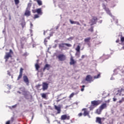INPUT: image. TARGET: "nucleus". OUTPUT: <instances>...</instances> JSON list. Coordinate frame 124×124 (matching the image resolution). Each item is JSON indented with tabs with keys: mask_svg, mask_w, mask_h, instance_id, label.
Wrapping results in <instances>:
<instances>
[{
	"mask_svg": "<svg viewBox=\"0 0 124 124\" xmlns=\"http://www.w3.org/2000/svg\"><path fill=\"white\" fill-rule=\"evenodd\" d=\"M83 115V113L82 112H80L78 114V117H81Z\"/></svg>",
	"mask_w": 124,
	"mask_h": 124,
	"instance_id": "42",
	"label": "nucleus"
},
{
	"mask_svg": "<svg viewBox=\"0 0 124 124\" xmlns=\"http://www.w3.org/2000/svg\"><path fill=\"white\" fill-rule=\"evenodd\" d=\"M69 22H70L71 24H72V25H73L76 24V21H73L71 19H70Z\"/></svg>",
	"mask_w": 124,
	"mask_h": 124,
	"instance_id": "34",
	"label": "nucleus"
},
{
	"mask_svg": "<svg viewBox=\"0 0 124 124\" xmlns=\"http://www.w3.org/2000/svg\"><path fill=\"white\" fill-rule=\"evenodd\" d=\"M19 3L20 1L19 0H15V3L16 5H17V4H19Z\"/></svg>",
	"mask_w": 124,
	"mask_h": 124,
	"instance_id": "30",
	"label": "nucleus"
},
{
	"mask_svg": "<svg viewBox=\"0 0 124 124\" xmlns=\"http://www.w3.org/2000/svg\"><path fill=\"white\" fill-rule=\"evenodd\" d=\"M21 40H25V41H26V38H25V37H22V38H21Z\"/></svg>",
	"mask_w": 124,
	"mask_h": 124,
	"instance_id": "49",
	"label": "nucleus"
},
{
	"mask_svg": "<svg viewBox=\"0 0 124 124\" xmlns=\"http://www.w3.org/2000/svg\"><path fill=\"white\" fill-rule=\"evenodd\" d=\"M23 74H19L18 78H17V80H20V79H21V78H22V76Z\"/></svg>",
	"mask_w": 124,
	"mask_h": 124,
	"instance_id": "32",
	"label": "nucleus"
},
{
	"mask_svg": "<svg viewBox=\"0 0 124 124\" xmlns=\"http://www.w3.org/2000/svg\"><path fill=\"white\" fill-rule=\"evenodd\" d=\"M76 24L77 25L80 26V23H79V22H78V21H76Z\"/></svg>",
	"mask_w": 124,
	"mask_h": 124,
	"instance_id": "45",
	"label": "nucleus"
},
{
	"mask_svg": "<svg viewBox=\"0 0 124 124\" xmlns=\"http://www.w3.org/2000/svg\"><path fill=\"white\" fill-rule=\"evenodd\" d=\"M82 111H84L83 115L84 116V117H86V116L88 115L89 116V112L88 111L86 110V108H83Z\"/></svg>",
	"mask_w": 124,
	"mask_h": 124,
	"instance_id": "19",
	"label": "nucleus"
},
{
	"mask_svg": "<svg viewBox=\"0 0 124 124\" xmlns=\"http://www.w3.org/2000/svg\"><path fill=\"white\" fill-rule=\"evenodd\" d=\"M23 81L25 82L26 86H30V81L29 80V78L27 76H23Z\"/></svg>",
	"mask_w": 124,
	"mask_h": 124,
	"instance_id": "8",
	"label": "nucleus"
},
{
	"mask_svg": "<svg viewBox=\"0 0 124 124\" xmlns=\"http://www.w3.org/2000/svg\"><path fill=\"white\" fill-rule=\"evenodd\" d=\"M6 124H10V121H8L6 123Z\"/></svg>",
	"mask_w": 124,
	"mask_h": 124,
	"instance_id": "50",
	"label": "nucleus"
},
{
	"mask_svg": "<svg viewBox=\"0 0 124 124\" xmlns=\"http://www.w3.org/2000/svg\"><path fill=\"white\" fill-rule=\"evenodd\" d=\"M100 78V74H98L97 76H94V79H98Z\"/></svg>",
	"mask_w": 124,
	"mask_h": 124,
	"instance_id": "26",
	"label": "nucleus"
},
{
	"mask_svg": "<svg viewBox=\"0 0 124 124\" xmlns=\"http://www.w3.org/2000/svg\"><path fill=\"white\" fill-rule=\"evenodd\" d=\"M76 63V61L73 59V57L71 56L70 58V65H73V64H75Z\"/></svg>",
	"mask_w": 124,
	"mask_h": 124,
	"instance_id": "14",
	"label": "nucleus"
},
{
	"mask_svg": "<svg viewBox=\"0 0 124 124\" xmlns=\"http://www.w3.org/2000/svg\"><path fill=\"white\" fill-rule=\"evenodd\" d=\"M74 94H75L74 93H72L70 96H69V98H71L72 97H73V96H74Z\"/></svg>",
	"mask_w": 124,
	"mask_h": 124,
	"instance_id": "37",
	"label": "nucleus"
},
{
	"mask_svg": "<svg viewBox=\"0 0 124 124\" xmlns=\"http://www.w3.org/2000/svg\"><path fill=\"white\" fill-rule=\"evenodd\" d=\"M113 101H114V102L117 101V98L114 97V98H113Z\"/></svg>",
	"mask_w": 124,
	"mask_h": 124,
	"instance_id": "47",
	"label": "nucleus"
},
{
	"mask_svg": "<svg viewBox=\"0 0 124 124\" xmlns=\"http://www.w3.org/2000/svg\"><path fill=\"white\" fill-rule=\"evenodd\" d=\"M19 74H23V68H20Z\"/></svg>",
	"mask_w": 124,
	"mask_h": 124,
	"instance_id": "38",
	"label": "nucleus"
},
{
	"mask_svg": "<svg viewBox=\"0 0 124 124\" xmlns=\"http://www.w3.org/2000/svg\"><path fill=\"white\" fill-rule=\"evenodd\" d=\"M107 58L106 59V60H107V59L109 58V56L107 55L106 56Z\"/></svg>",
	"mask_w": 124,
	"mask_h": 124,
	"instance_id": "60",
	"label": "nucleus"
},
{
	"mask_svg": "<svg viewBox=\"0 0 124 124\" xmlns=\"http://www.w3.org/2000/svg\"><path fill=\"white\" fill-rule=\"evenodd\" d=\"M57 46H58V45L57 44H55L54 45V46H53V48H57Z\"/></svg>",
	"mask_w": 124,
	"mask_h": 124,
	"instance_id": "46",
	"label": "nucleus"
},
{
	"mask_svg": "<svg viewBox=\"0 0 124 124\" xmlns=\"http://www.w3.org/2000/svg\"><path fill=\"white\" fill-rule=\"evenodd\" d=\"M121 42H124V37H121Z\"/></svg>",
	"mask_w": 124,
	"mask_h": 124,
	"instance_id": "39",
	"label": "nucleus"
},
{
	"mask_svg": "<svg viewBox=\"0 0 124 124\" xmlns=\"http://www.w3.org/2000/svg\"><path fill=\"white\" fill-rule=\"evenodd\" d=\"M65 46H67V47H71V46H72L70 44L62 43L59 44V49H62V48H64Z\"/></svg>",
	"mask_w": 124,
	"mask_h": 124,
	"instance_id": "5",
	"label": "nucleus"
},
{
	"mask_svg": "<svg viewBox=\"0 0 124 124\" xmlns=\"http://www.w3.org/2000/svg\"><path fill=\"white\" fill-rule=\"evenodd\" d=\"M123 101H124V98H123L122 100H120L118 102H117V103H119V104H121V103H123Z\"/></svg>",
	"mask_w": 124,
	"mask_h": 124,
	"instance_id": "36",
	"label": "nucleus"
},
{
	"mask_svg": "<svg viewBox=\"0 0 124 124\" xmlns=\"http://www.w3.org/2000/svg\"><path fill=\"white\" fill-rule=\"evenodd\" d=\"M110 80H115V78H114L113 77H111L110 78Z\"/></svg>",
	"mask_w": 124,
	"mask_h": 124,
	"instance_id": "51",
	"label": "nucleus"
},
{
	"mask_svg": "<svg viewBox=\"0 0 124 124\" xmlns=\"http://www.w3.org/2000/svg\"><path fill=\"white\" fill-rule=\"evenodd\" d=\"M25 25V23H22V24H21V26H22V27L23 29V28H24Z\"/></svg>",
	"mask_w": 124,
	"mask_h": 124,
	"instance_id": "48",
	"label": "nucleus"
},
{
	"mask_svg": "<svg viewBox=\"0 0 124 124\" xmlns=\"http://www.w3.org/2000/svg\"><path fill=\"white\" fill-rule=\"evenodd\" d=\"M42 97H43V98H46V94H45V93H42L41 94Z\"/></svg>",
	"mask_w": 124,
	"mask_h": 124,
	"instance_id": "31",
	"label": "nucleus"
},
{
	"mask_svg": "<svg viewBox=\"0 0 124 124\" xmlns=\"http://www.w3.org/2000/svg\"><path fill=\"white\" fill-rule=\"evenodd\" d=\"M17 93H19L20 94H21V93H22V92H21L20 91H17Z\"/></svg>",
	"mask_w": 124,
	"mask_h": 124,
	"instance_id": "56",
	"label": "nucleus"
},
{
	"mask_svg": "<svg viewBox=\"0 0 124 124\" xmlns=\"http://www.w3.org/2000/svg\"><path fill=\"white\" fill-rule=\"evenodd\" d=\"M54 108L55 110H57V114H60L61 113V107L57 106L56 105H54Z\"/></svg>",
	"mask_w": 124,
	"mask_h": 124,
	"instance_id": "15",
	"label": "nucleus"
},
{
	"mask_svg": "<svg viewBox=\"0 0 124 124\" xmlns=\"http://www.w3.org/2000/svg\"><path fill=\"white\" fill-rule=\"evenodd\" d=\"M32 27H33V25H32V23H31V29H32Z\"/></svg>",
	"mask_w": 124,
	"mask_h": 124,
	"instance_id": "52",
	"label": "nucleus"
},
{
	"mask_svg": "<svg viewBox=\"0 0 124 124\" xmlns=\"http://www.w3.org/2000/svg\"><path fill=\"white\" fill-rule=\"evenodd\" d=\"M22 95H23L25 97V98H26V99H29V97L28 96V91H25L24 93H22Z\"/></svg>",
	"mask_w": 124,
	"mask_h": 124,
	"instance_id": "17",
	"label": "nucleus"
},
{
	"mask_svg": "<svg viewBox=\"0 0 124 124\" xmlns=\"http://www.w3.org/2000/svg\"><path fill=\"white\" fill-rule=\"evenodd\" d=\"M61 120L64 121V120H70V116L64 114L61 116Z\"/></svg>",
	"mask_w": 124,
	"mask_h": 124,
	"instance_id": "10",
	"label": "nucleus"
},
{
	"mask_svg": "<svg viewBox=\"0 0 124 124\" xmlns=\"http://www.w3.org/2000/svg\"><path fill=\"white\" fill-rule=\"evenodd\" d=\"M7 87H8V88H9V90H10V89H11V85H9V84H7Z\"/></svg>",
	"mask_w": 124,
	"mask_h": 124,
	"instance_id": "43",
	"label": "nucleus"
},
{
	"mask_svg": "<svg viewBox=\"0 0 124 124\" xmlns=\"http://www.w3.org/2000/svg\"><path fill=\"white\" fill-rule=\"evenodd\" d=\"M31 3H29L28 4L27 8H28V9H31Z\"/></svg>",
	"mask_w": 124,
	"mask_h": 124,
	"instance_id": "29",
	"label": "nucleus"
},
{
	"mask_svg": "<svg viewBox=\"0 0 124 124\" xmlns=\"http://www.w3.org/2000/svg\"><path fill=\"white\" fill-rule=\"evenodd\" d=\"M102 5H103L102 6H103V9L105 10L107 14H108L109 16H110V17H111L112 19L115 20V16L112 15V14L111 13V12L110 11V10H109V8H107L106 6L104 3H103Z\"/></svg>",
	"mask_w": 124,
	"mask_h": 124,
	"instance_id": "2",
	"label": "nucleus"
},
{
	"mask_svg": "<svg viewBox=\"0 0 124 124\" xmlns=\"http://www.w3.org/2000/svg\"><path fill=\"white\" fill-rule=\"evenodd\" d=\"M84 88H81V92H84Z\"/></svg>",
	"mask_w": 124,
	"mask_h": 124,
	"instance_id": "59",
	"label": "nucleus"
},
{
	"mask_svg": "<svg viewBox=\"0 0 124 124\" xmlns=\"http://www.w3.org/2000/svg\"><path fill=\"white\" fill-rule=\"evenodd\" d=\"M120 41V40L119 39H117L116 41V43H119V42Z\"/></svg>",
	"mask_w": 124,
	"mask_h": 124,
	"instance_id": "54",
	"label": "nucleus"
},
{
	"mask_svg": "<svg viewBox=\"0 0 124 124\" xmlns=\"http://www.w3.org/2000/svg\"><path fill=\"white\" fill-rule=\"evenodd\" d=\"M106 107H107V105L106 103H104L99 107V108L102 110H103V109H105V108H106Z\"/></svg>",
	"mask_w": 124,
	"mask_h": 124,
	"instance_id": "18",
	"label": "nucleus"
},
{
	"mask_svg": "<svg viewBox=\"0 0 124 124\" xmlns=\"http://www.w3.org/2000/svg\"><path fill=\"white\" fill-rule=\"evenodd\" d=\"M45 69H46L47 70H49L50 69V65L49 64H46L44 68H43V70H45Z\"/></svg>",
	"mask_w": 124,
	"mask_h": 124,
	"instance_id": "20",
	"label": "nucleus"
},
{
	"mask_svg": "<svg viewBox=\"0 0 124 124\" xmlns=\"http://www.w3.org/2000/svg\"><path fill=\"white\" fill-rule=\"evenodd\" d=\"M30 10H31V9H29V8H26L25 13V16H27V17L31 16V11Z\"/></svg>",
	"mask_w": 124,
	"mask_h": 124,
	"instance_id": "11",
	"label": "nucleus"
},
{
	"mask_svg": "<svg viewBox=\"0 0 124 124\" xmlns=\"http://www.w3.org/2000/svg\"><path fill=\"white\" fill-rule=\"evenodd\" d=\"M46 38V39H50V36H48V37H47V38Z\"/></svg>",
	"mask_w": 124,
	"mask_h": 124,
	"instance_id": "61",
	"label": "nucleus"
},
{
	"mask_svg": "<svg viewBox=\"0 0 124 124\" xmlns=\"http://www.w3.org/2000/svg\"><path fill=\"white\" fill-rule=\"evenodd\" d=\"M19 90L22 92V93H25L26 91V88L24 87H20L19 88Z\"/></svg>",
	"mask_w": 124,
	"mask_h": 124,
	"instance_id": "22",
	"label": "nucleus"
},
{
	"mask_svg": "<svg viewBox=\"0 0 124 124\" xmlns=\"http://www.w3.org/2000/svg\"><path fill=\"white\" fill-rule=\"evenodd\" d=\"M96 22H97V17L96 16H93L92 19L90 20L91 26L95 25V24H96Z\"/></svg>",
	"mask_w": 124,
	"mask_h": 124,
	"instance_id": "6",
	"label": "nucleus"
},
{
	"mask_svg": "<svg viewBox=\"0 0 124 124\" xmlns=\"http://www.w3.org/2000/svg\"><path fill=\"white\" fill-rule=\"evenodd\" d=\"M85 81H87V82H89V83H91L93 82V77L90 75H87L85 78Z\"/></svg>",
	"mask_w": 124,
	"mask_h": 124,
	"instance_id": "9",
	"label": "nucleus"
},
{
	"mask_svg": "<svg viewBox=\"0 0 124 124\" xmlns=\"http://www.w3.org/2000/svg\"><path fill=\"white\" fill-rule=\"evenodd\" d=\"M101 118L97 117L96 118L95 123L99 124H102V122L101 121Z\"/></svg>",
	"mask_w": 124,
	"mask_h": 124,
	"instance_id": "13",
	"label": "nucleus"
},
{
	"mask_svg": "<svg viewBox=\"0 0 124 124\" xmlns=\"http://www.w3.org/2000/svg\"><path fill=\"white\" fill-rule=\"evenodd\" d=\"M116 24H118V20H116Z\"/></svg>",
	"mask_w": 124,
	"mask_h": 124,
	"instance_id": "63",
	"label": "nucleus"
},
{
	"mask_svg": "<svg viewBox=\"0 0 124 124\" xmlns=\"http://www.w3.org/2000/svg\"><path fill=\"white\" fill-rule=\"evenodd\" d=\"M76 56L77 58H80V51H77Z\"/></svg>",
	"mask_w": 124,
	"mask_h": 124,
	"instance_id": "25",
	"label": "nucleus"
},
{
	"mask_svg": "<svg viewBox=\"0 0 124 124\" xmlns=\"http://www.w3.org/2000/svg\"><path fill=\"white\" fill-rule=\"evenodd\" d=\"M101 103V101L100 100H94L91 102V105L90 107V110H93L94 107H96V106L99 105V104Z\"/></svg>",
	"mask_w": 124,
	"mask_h": 124,
	"instance_id": "1",
	"label": "nucleus"
},
{
	"mask_svg": "<svg viewBox=\"0 0 124 124\" xmlns=\"http://www.w3.org/2000/svg\"><path fill=\"white\" fill-rule=\"evenodd\" d=\"M47 42H48V41H47V38H45L44 40V44L46 45V46H47Z\"/></svg>",
	"mask_w": 124,
	"mask_h": 124,
	"instance_id": "35",
	"label": "nucleus"
},
{
	"mask_svg": "<svg viewBox=\"0 0 124 124\" xmlns=\"http://www.w3.org/2000/svg\"><path fill=\"white\" fill-rule=\"evenodd\" d=\"M118 92L119 93V95H121V91H120V90H118Z\"/></svg>",
	"mask_w": 124,
	"mask_h": 124,
	"instance_id": "57",
	"label": "nucleus"
},
{
	"mask_svg": "<svg viewBox=\"0 0 124 124\" xmlns=\"http://www.w3.org/2000/svg\"><path fill=\"white\" fill-rule=\"evenodd\" d=\"M84 58H85V55H82V56H81V58H82V59H84Z\"/></svg>",
	"mask_w": 124,
	"mask_h": 124,
	"instance_id": "58",
	"label": "nucleus"
},
{
	"mask_svg": "<svg viewBox=\"0 0 124 124\" xmlns=\"http://www.w3.org/2000/svg\"><path fill=\"white\" fill-rule=\"evenodd\" d=\"M32 13H37V9L36 10H32Z\"/></svg>",
	"mask_w": 124,
	"mask_h": 124,
	"instance_id": "40",
	"label": "nucleus"
},
{
	"mask_svg": "<svg viewBox=\"0 0 124 124\" xmlns=\"http://www.w3.org/2000/svg\"><path fill=\"white\" fill-rule=\"evenodd\" d=\"M9 20H11V16L9 15Z\"/></svg>",
	"mask_w": 124,
	"mask_h": 124,
	"instance_id": "55",
	"label": "nucleus"
},
{
	"mask_svg": "<svg viewBox=\"0 0 124 124\" xmlns=\"http://www.w3.org/2000/svg\"><path fill=\"white\" fill-rule=\"evenodd\" d=\"M59 27H60L59 26H56V30H58Z\"/></svg>",
	"mask_w": 124,
	"mask_h": 124,
	"instance_id": "53",
	"label": "nucleus"
},
{
	"mask_svg": "<svg viewBox=\"0 0 124 124\" xmlns=\"http://www.w3.org/2000/svg\"><path fill=\"white\" fill-rule=\"evenodd\" d=\"M34 1H36L38 3V5L40 6V5H42V1L40 0H34Z\"/></svg>",
	"mask_w": 124,
	"mask_h": 124,
	"instance_id": "23",
	"label": "nucleus"
},
{
	"mask_svg": "<svg viewBox=\"0 0 124 124\" xmlns=\"http://www.w3.org/2000/svg\"><path fill=\"white\" fill-rule=\"evenodd\" d=\"M89 31L93 32V27L92 26L89 29H88Z\"/></svg>",
	"mask_w": 124,
	"mask_h": 124,
	"instance_id": "28",
	"label": "nucleus"
},
{
	"mask_svg": "<svg viewBox=\"0 0 124 124\" xmlns=\"http://www.w3.org/2000/svg\"><path fill=\"white\" fill-rule=\"evenodd\" d=\"M35 66L36 70H38V69H39V68L40 67V66L38 63H36L35 65Z\"/></svg>",
	"mask_w": 124,
	"mask_h": 124,
	"instance_id": "24",
	"label": "nucleus"
},
{
	"mask_svg": "<svg viewBox=\"0 0 124 124\" xmlns=\"http://www.w3.org/2000/svg\"><path fill=\"white\" fill-rule=\"evenodd\" d=\"M48 83L46 82H43V91H46L47 89H48Z\"/></svg>",
	"mask_w": 124,
	"mask_h": 124,
	"instance_id": "12",
	"label": "nucleus"
},
{
	"mask_svg": "<svg viewBox=\"0 0 124 124\" xmlns=\"http://www.w3.org/2000/svg\"><path fill=\"white\" fill-rule=\"evenodd\" d=\"M12 54H13V51L12 49H10L9 52H6V54L4 57V59L5 60V62H8V59H9V58H12V55H11Z\"/></svg>",
	"mask_w": 124,
	"mask_h": 124,
	"instance_id": "3",
	"label": "nucleus"
},
{
	"mask_svg": "<svg viewBox=\"0 0 124 124\" xmlns=\"http://www.w3.org/2000/svg\"><path fill=\"white\" fill-rule=\"evenodd\" d=\"M37 18H39V15H35L33 19H37Z\"/></svg>",
	"mask_w": 124,
	"mask_h": 124,
	"instance_id": "33",
	"label": "nucleus"
},
{
	"mask_svg": "<svg viewBox=\"0 0 124 124\" xmlns=\"http://www.w3.org/2000/svg\"><path fill=\"white\" fill-rule=\"evenodd\" d=\"M37 13L38 15H42L43 14L41 8L37 9Z\"/></svg>",
	"mask_w": 124,
	"mask_h": 124,
	"instance_id": "16",
	"label": "nucleus"
},
{
	"mask_svg": "<svg viewBox=\"0 0 124 124\" xmlns=\"http://www.w3.org/2000/svg\"><path fill=\"white\" fill-rule=\"evenodd\" d=\"M8 75H10V72H8Z\"/></svg>",
	"mask_w": 124,
	"mask_h": 124,
	"instance_id": "64",
	"label": "nucleus"
},
{
	"mask_svg": "<svg viewBox=\"0 0 124 124\" xmlns=\"http://www.w3.org/2000/svg\"><path fill=\"white\" fill-rule=\"evenodd\" d=\"M91 37H88L85 39H84V42L85 44H87V45L89 47H91Z\"/></svg>",
	"mask_w": 124,
	"mask_h": 124,
	"instance_id": "7",
	"label": "nucleus"
},
{
	"mask_svg": "<svg viewBox=\"0 0 124 124\" xmlns=\"http://www.w3.org/2000/svg\"><path fill=\"white\" fill-rule=\"evenodd\" d=\"M77 52H80V46H78L76 48Z\"/></svg>",
	"mask_w": 124,
	"mask_h": 124,
	"instance_id": "27",
	"label": "nucleus"
},
{
	"mask_svg": "<svg viewBox=\"0 0 124 124\" xmlns=\"http://www.w3.org/2000/svg\"><path fill=\"white\" fill-rule=\"evenodd\" d=\"M73 39V37H71L68 39V40H72Z\"/></svg>",
	"mask_w": 124,
	"mask_h": 124,
	"instance_id": "44",
	"label": "nucleus"
},
{
	"mask_svg": "<svg viewBox=\"0 0 124 124\" xmlns=\"http://www.w3.org/2000/svg\"><path fill=\"white\" fill-rule=\"evenodd\" d=\"M12 108H16V107H17V104H16L13 106L11 107Z\"/></svg>",
	"mask_w": 124,
	"mask_h": 124,
	"instance_id": "41",
	"label": "nucleus"
},
{
	"mask_svg": "<svg viewBox=\"0 0 124 124\" xmlns=\"http://www.w3.org/2000/svg\"><path fill=\"white\" fill-rule=\"evenodd\" d=\"M57 58L60 62H64L66 60V56L63 54H60L57 55Z\"/></svg>",
	"mask_w": 124,
	"mask_h": 124,
	"instance_id": "4",
	"label": "nucleus"
},
{
	"mask_svg": "<svg viewBox=\"0 0 124 124\" xmlns=\"http://www.w3.org/2000/svg\"><path fill=\"white\" fill-rule=\"evenodd\" d=\"M85 85H82V88L84 89V88H85Z\"/></svg>",
	"mask_w": 124,
	"mask_h": 124,
	"instance_id": "62",
	"label": "nucleus"
},
{
	"mask_svg": "<svg viewBox=\"0 0 124 124\" xmlns=\"http://www.w3.org/2000/svg\"><path fill=\"white\" fill-rule=\"evenodd\" d=\"M102 111V109L99 108L97 109L96 110V113L98 114V115H100L101 114Z\"/></svg>",
	"mask_w": 124,
	"mask_h": 124,
	"instance_id": "21",
	"label": "nucleus"
}]
</instances>
